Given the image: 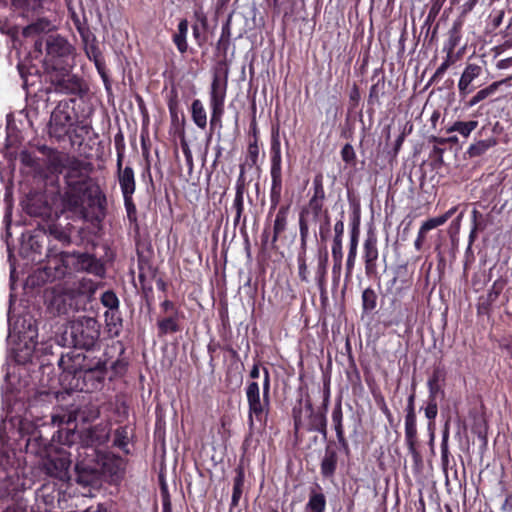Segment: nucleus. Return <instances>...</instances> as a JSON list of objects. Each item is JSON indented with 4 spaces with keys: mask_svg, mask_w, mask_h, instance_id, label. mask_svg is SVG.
I'll return each mask as SVG.
<instances>
[{
    "mask_svg": "<svg viewBox=\"0 0 512 512\" xmlns=\"http://www.w3.org/2000/svg\"><path fill=\"white\" fill-rule=\"evenodd\" d=\"M263 372V399L260 398V389L257 382L249 383L246 388V397L249 406L250 426H253L254 418H256V420L259 422H262L265 419L270 405V374L266 368H264Z\"/></svg>",
    "mask_w": 512,
    "mask_h": 512,
    "instance_id": "obj_1",
    "label": "nucleus"
},
{
    "mask_svg": "<svg viewBox=\"0 0 512 512\" xmlns=\"http://www.w3.org/2000/svg\"><path fill=\"white\" fill-rule=\"evenodd\" d=\"M69 334L75 347L89 350L100 337V324L93 317L82 316L71 321Z\"/></svg>",
    "mask_w": 512,
    "mask_h": 512,
    "instance_id": "obj_2",
    "label": "nucleus"
},
{
    "mask_svg": "<svg viewBox=\"0 0 512 512\" xmlns=\"http://www.w3.org/2000/svg\"><path fill=\"white\" fill-rule=\"evenodd\" d=\"M80 163L71 168L67 174L68 189L64 195V206L71 211H78L83 208L85 195L89 187L87 174L78 170Z\"/></svg>",
    "mask_w": 512,
    "mask_h": 512,
    "instance_id": "obj_3",
    "label": "nucleus"
},
{
    "mask_svg": "<svg viewBox=\"0 0 512 512\" xmlns=\"http://www.w3.org/2000/svg\"><path fill=\"white\" fill-rule=\"evenodd\" d=\"M227 69L224 71L223 77L215 73L209 92V106L211 109V126L221 125V119L224 114V104L227 93Z\"/></svg>",
    "mask_w": 512,
    "mask_h": 512,
    "instance_id": "obj_4",
    "label": "nucleus"
},
{
    "mask_svg": "<svg viewBox=\"0 0 512 512\" xmlns=\"http://www.w3.org/2000/svg\"><path fill=\"white\" fill-rule=\"evenodd\" d=\"M73 125L70 107L67 102H60L52 111L48 123V134L57 140H63Z\"/></svg>",
    "mask_w": 512,
    "mask_h": 512,
    "instance_id": "obj_5",
    "label": "nucleus"
},
{
    "mask_svg": "<svg viewBox=\"0 0 512 512\" xmlns=\"http://www.w3.org/2000/svg\"><path fill=\"white\" fill-rule=\"evenodd\" d=\"M45 49L44 66L46 70L61 65L62 59L69 56L72 51V47L66 39L53 35L45 39Z\"/></svg>",
    "mask_w": 512,
    "mask_h": 512,
    "instance_id": "obj_6",
    "label": "nucleus"
},
{
    "mask_svg": "<svg viewBox=\"0 0 512 512\" xmlns=\"http://www.w3.org/2000/svg\"><path fill=\"white\" fill-rule=\"evenodd\" d=\"M271 157V202L276 206L280 200L281 189H282V174H281V150L280 143L278 140L273 141Z\"/></svg>",
    "mask_w": 512,
    "mask_h": 512,
    "instance_id": "obj_7",
    "label": "nucleus"
},
{
    "mask_svg": "<svg viewBox=\"0 0 512 512\" xmlns=\"http://www.w3.org/2000/svg\"><path fill=\"white\" fill-rule=\"evenodd\" d=\"M48 73L49 81L54 86L55 92L69 94L75 91L77 81L67 69L61 65H56V68L46 70Z\"/></svg>",
    "mask_w": 512,
    "mask_h": 512,
    "instance_id": "obj_8",
    "label": "nucleus"
},
{
    "mask_svg": "<svg viewBox=\"0 0 512 512\" xmlns=\"http://www.w3.org/2000/svg\"><path fill=\"white\" fill-rule=\"evenodd\" d=\"M71 461L63 454L49 458L45 464L44 469L48 475L55 477L59 480L66 481L69 479V468Z\"/></svg>",
    "mask_w": 512,
    "mask_h": 512,
    "instance_id": "obj_9",
    "label": "nucleus"
},
{
    "mask_svg": "<svg viewBox=\"0 0 512 512\" xmlns=\"http://www.w3.org/2000/svg\"><path fill=\"white\" fill-rule=\"evenodd\" d=\"M363 248L365 273L367 276H375L377 274V260L379 255L376 237L373 235L368 236L364 241Z\"/></svg>",
    "mask_w": 512,
    "mask_h": 512,
    "instance_id": "obj_10",
    "label": "nucleus"
},
{
    "mask_svg": "<svg viewBox=\"0 0 512 512\" xmlns=\"http://www.w3.org/2000/svg\"><path fill=\"white\" fill-rule=\"evenodd\" d=\"M481 73V66L473 63L467 64L458 82V89L461 96L464 97L472 92L470 84L479 77Z\"/></svg>",
    "mask_w": 512,
    "mask_h": 512,
    "instance_id": "obj_11",
    "label": "nucleus"
},
{
    "mask_svg": "<svg viewBox=\"0 0 512 512\" xmlns=\"http://www.w3.org/2000/svg\"><path fill=\"white\" fill-rule=\"evenodd\" d=\"M334 232H335V236H334L333 245H332V256L334 259L333 271H336V270L340 271L342 257H343L342 237L344 234V222L342 220H339L335 223Z\"/></svg>",
    "mask_w": 512,
    "mask_h": 512,
    "instance_id": "obj_12",
    "label": "nucleus"
},
{
    "mask_svg": "<svg viewBox=\"0 0 512 512\" xmlns=\"http://www.w3.org/2000/svg\"><path fill=\"white\" fill-rule=\"evenodd\" d=\"M118 181L123 194V198L129 201V196L135 192V176L131 167L127 166L118 172Z\"/></svg>",
    "mask_w": 512,
    "mask_h": 512,
    "instance_id": "obj_13",
    "label": "nucleus"
},
{
    "mask_svg": "<svg viewBox=\"0 0 512 512\" xmlns=\"http://www.w3.org/2000/svg\"><path fill=\"white\" fill-rule=\"evenodd\" d=\"M337 453L335 450L327 448L321 461V473L324 477H331L337 467Z\"/></svg>",
    "mask_w": 512,
    "mask_h": 512,
    "instance_id": "obj_14",
    "label": "nucleus"
},
{
    "mask_svg": "<svg viewBox=\"0 0 512 512\" xmlns=\"http://www.w3.org/2000/svg\"><path fill=\"white\" fill-rule=\"evenodd\" d=\"M191 116L194 124L200 128L205 129L207 126V113L203 103L199 99L193 100L191 104Z\"/></svg>",
    "mask_w": 512,
    "mask_h": 512,
    "instance_id": "obj_15",
    "label": "nucleus"
},
{
    "mask_svg": "<svg viewBox=\"0 0 512 512\" xmlns=\"http://www.w3.org/2000/svg\"><path fill=\"white\" fill-rule=\"evenodd\" d=\"M187 33L188 21L186 19H182L178 24L177 32L173 36V42L180 53H185L188 49Z\"/></svg>",
    "mask_w": 512,
    "mask_h": 512,
    "instance_id": "obj_16",
    "label": "nucleus"
},
{
    "mask_svg": "<svg viewBox=\"0 0 512 512\" xmlns=\"http://www.w3.org/2000/svg\"><path fill=\"white\" fill-rule=\"evenodd\" d=\"M496 139L491 137L485 140H479L469 146L467 154L469 157H478L484 154L488 149L496 145Z\"/></svg>",
    "mask_w": 512,
    "mask_h": 512,
    "instance_id": "obj_17",
    "label": "nucleus"
},
{
    "mask_svg": "<svg viewBox=\"0 0 512 512\" xmlns=\"http://www.w3.org/2000/svg\"><path fill=\"white\" fill-rule=\"evenodd\" d=\"M326 508V499L323 493L311 491L309 500L306 504V512H324Z\"/></svg>",
    "mask_w": 512,
    "mask_h": 512,
    "instance_id": "obj_18",
    "label": "nucleus"
},
{
    "mask_svg": "<svg viewBox=\"0 0 512 512\" xmlns=\"http://www.w3.org/2000/svg\"><path fill=\"white\" fill-rule=\"evenodd\" d=\"M478 121H456L447 129V132H458L464 138H468L470 134L477 128Z\"/></svg>",
    "mask_w": 512,
    "mask_h": 512,
    "instance_id": "obj_19",
    "label": "nucleus"
},
{
    "mask_svg": "<svg viewBox=\"0 0 512 512\" xmlns=\"http://www.w3.org/2000/svg\"><path fill=\"white\" fill-rule=\"evenodd\" d=\"M456 211H457V207H452L443 215L435 217V218H431V219L425 221L421 225V227L423 228V230L428 232L429 230H432V229L446 223L448 221V219L451 218L455 214Z\"/></svg>",
    "mask_w": 512,
    "mask_h": 512,
    "instance_id": "obj_20",
    "label": "nucleus"
},
{
    "mask_svg": "<svg viewBox=\"0 0 512 512\" xmlns=\"http://www.w3.org/2000/svg\"><path fill=\"white\" fill-rule=\"evenodd\" d=\"M358 247V233L353 231L350 237L349 253L346 262L347 274L351 275L356 261Z\"/></svg>",
    "mask_w": 512,
    "mask_h": 512,
    "instance_id": "obj_21",
    "label": "nucleus"
},
{
    "mask_svg": "<svg viewBox=\"0 0 512 512\" xmlns=\"http://www.w3.org/2000/svg\"><path fill=\"white\" fill-rule=\"evenodd\" d=\"M287 224V208H280L276 214V218L273 226V242H276L279 235L286 229Z\"/></svg>",
    "mask_w": 512,
    "mask_h": 512,
    "instance_id": "obj_22",
    "label": "nucleus"
},
{
    "mask_svg": "<svg viewBox=\"0 0 512 512\" xmlns=\"http://www.w3.org/2000/svg\"><path fill=\"white\" fill-rule=\"evenodd\" d=\"M342 418H343L342 410H341V407L338 406L332 412V422L334 424V428L336 431V436H337L338 441L342 444H345L346 441H345L344 430H343V426H342Z\"/></svg>",
    "mask_w": 512,
    "mask_h": 512,
    "instance_id": "obj_23",
    "label": "nucleus"
},
{
    "mask_svg": "<svg viewBox=\"0 0 512 512\" xmlns=\"http://www.w3.org/2000/svg\"><path fill=\"white\" fill-rule=\"evenodd\" d=\"M92 442L105 443L109 439V429L106 424H99L89 430Z\"/></svg>",
    "mask_w": 512,
    "mask_h": 512,
    "instance_id": "obj_24",
    "label": "nucleus"
},
{
    "mask_svg": "<svg viewBox=\"0 0 512 512\" xmlns=\"http://www.w3.org/2000/svg\"><path fill=\"white\" fill-rule=\"evenodd\" d=\"M327 262H328L327 253L319 255L318 265H317V269L315 272V280L320 286H322L325 282V276H326V272H327Z\"/></svg>",
    "mask_w": 512,
    "mask_h": 512,
    "instance_id": "obj_25",
    "label": "nucleus"
},
{
    "mask_svg": "<svg viewBox=\"0 0 512 512\" xmlns=\"http://www.w3.org/2000/svg\"><path fill=\"white\" fill-rule=\"evenodd\" d=\"M498 85V82H494L490 86L478 91L469 101V106L472 107L479 103L480 101L486 99L488 96L492 95L496 91Z\"/></svg>",
    "mask_w": 512,
    "mask_h": 512,
    "instance_id": "obj_26",
    "label": "nucleus"
},
{
    "mask_svg": "<svg viewBox=\"0 0 512 512\" xmlns=\"http://www.w3.org/2000/svg\"><path fill=\"white\" fill-rule=\"evenodd\" d=\"M101 303L105 307L109 308L112 313L114 311H117L118 308H119V299L116 296V294L113 291H111V290L105 291L101 295Z\"/></svg>",
    "mask_w": 512,
    "mask_h": 512,
    "instance_id": "obj_27",
    "label": "nucleus"
},
{
    "mask_svg": "<svg viewBox=\"0 0 512 512\" xmlns=\"http://www.w3.org/2000/svg\"><path fill=\"white\" fill-rule=\"evenodd\" d=\"M244 483V474L240 469L237 476L234 479L233 494H232V505L236 506L242 494V487Z\"/></svg>",
    "mask_w": 512,
    "mask_h": 512,
    "instance_id": "obj_28",
    "label": "nucleus"
},
{
    "mask_svg": "<svg viewBox=\"0 0 512 512\" xmlns=\"http://www.w3.org/2000/svg\"><path fill=\"white\" fill-rule=\"evenodd\" d=\"M363 308L365 310H373L377 304V295L371 288H367L362 293Z\"/></svg>",
    "mask_w": 512,
    "mask_h": 512,
    "instance_id": "obj_29",
    "label": "nucleus"
},
{
    "mask_svg": "<svg viewBox=\"0 0 512 512\" xmlns=\"http://www.w3.org/2000/svg\"><path fill=\"white\" fill-rule=\"evenodd\" d=\"M417 433L415 413H407L405 418V434L406 437L412 440Z\"/></svg>",
    "mask_w": 512,
    "mask_h": 512,
    "instance_id": "obj_30",
    "label": "nucleus"
},
{
    "mask_svg": "<svg viewBox=\"0 0 512 512\" xmlns=\"http://www.w3.org/2000/svg\"><path fill=\"white\" fill-rule=\"evenodd\" d=\"M298 262V275L301 281L308 283L309 277H308V267L306 264L305 254L304 252L300 253L297 257Z\"/></svg>",
    "mask_w": 512,
    "mask_h": 512,
    "instance_id": "obj_31",
    "label": "nucleus"
},
{
    "mask_svg": "<svg viewBox=\"0 0 512 512\" xmlns=\"http://www.w3.org/2000/svg\"><path fill=\"white\" fill-rule=\"evenodd\" d=\"M80 262L82 267L89 272H96L98 269V263L91 255L83 254L80 256Z\"/></svg>",
    "mask_w": 512,
    "mask_h": 512,
    "instance_id": "obj_32",
    "label": "nucleus"
},
{
    "mask_svg": "<svg viewBox=\"0 0 512 512\" xmlns=\"http://www.w3.org/2000/svg\"><path fill=\"white\" fill-rule=\"evenodd\" d=\"M159 328L163 333H171L178 330V325L174 318L168 317L159 322Z\"/></svg>",
    "mask_w": 512,
    "mask_h": 512,
    "instance_id": "obj_33",
    "label": "nucleus"
},
{
    "mask_svg": "<svg viewBox=\"0 0 512 512\" xmlns=\"http://www.w3.org/2000/svg\"><path fill=\"white\" fill-rule=\"evenodd\" d=\"M243 192L240 190V189H237V192H236V195H235V198H234V202H233V209L235 210V213H236V221H238L242 215V212H243Z\"/></svg>",
    "mask_w": 512,
    "mask_h": 512,
    "instance_id": "obj_34",
    "label": "nucleus"
},
{
    "mask_svg": "<svg viewBox=\"0 0 512 512\" xmlns=\"http://www.w3.org/2000/svg\"><path fill=\"white\" fill-rule=\"evenodd\" d=\"M342 160L346 163L354 162L356 154L351 144H345L341 150Z\"/></svg>",
    "mask_w": 512,
    "mask_h": 512,
    "instance_id": "obj_35",
    "label": "nucleus"
},
{
    "mask_svg": "<svg viewBox=\"0 0 512 512\" xmlns=\"http://www.w3.org/2000/svg\"><path fill=\"white\" fill-rule=\"evenodd\" d=\"M455 62V59L452 56V53L448 52L446 59L441 63V65L437 68L434 77L442 76L446 70Z\"/></svg>",
    "mask_w": 512,
    "mask_h": 512,
    "instance_id": "obj_36",
    "label": "nucleus"
},
{
    "mask_svg": "<svg viewBox=\"0 0 512 512\" xmlns=\"http://www.w3.org/2000/svg\"><path fill=\"white\" fill-rule=\"evenodd\" d=\"M437 413H438V407H437L436 401L429 400V402L425 408V416L429 420H434L437 416Z\"/></svg>",
    "mask_w": 512,
    "mask_h": 512,
    "instance_id": "obj_37",
    "label": "nucleus"
},
{
    "mask_svg": "<svg viewBox=\"0 0 512 512\" xmlns=\"http://www.w3.org/2000/svg\"><path fill=\"white\" fill-rule=\"evenodd\" d=\"M312 198L321 200V201H323V199L325 198L324 189H323L322 182L320 179L316 178L314 180V195Z\"/></svg>",
    "mask_w": 512,
    "mask_h": 512,
    "instance_id": "obj_38",
    "label": "nucleus"
},
{
    "mask_svg": "<svg viewBox=\"0 0 512 512\" xmlns=\"http://www.w3.org/2000/svg\"><path fill=\"white\" fill-rule=\"evenodd\" d=\"M444 377H445L444 371L440 368H437L433 371V374L429 378L428 383L440 384V382L444 380Z\"/></svg>",
    "mask_w": 512,
    "mask_h": 512,
    "instance_id": "obj_39",
    "label": "nucleus"
},
{
    "mask_svg": "<svg viewBox=\"0 0 512 512\" xmlns=\"http://www.w3.org/2000/svg\"><path fill=\"white\" fill-rule=\"evenodd\" d=\"M299 229H300V237L302 242H306L308 237V224L303 216H300L299 219Z\"/></svg>",
    "mask_w": 512,
    "mask_h": 512,
    "instance_id": "obj_40",
    "label": "nucleus"
},
{
    "mask_svg": "<svg viewBox=\"0 0 512 512\" xmlns=\"http://www.w3.org/2000/svg\"><path fill=\"white\" fill-rule=\"evenodd\" d=\"M479 216H481V214L476 209H474L472 211L473 227H472V230H471V233H470V240L471 241H473V239L475 238V233H476V231L479 228V223H478V217Z\"/></svg>",
    "mask_w": 512,
    "mask_h": 512,
    "instance_id": "obj_41",
    "label": "nucleus"
},
{
    "mask_svg": "<svg viewBox=\"0 0 512 512\" xmlns=\"http://www.w3.org/2000/svg\"><path fill=\"white\" fill-rule=\"evenodd\" d=\"M448 432L443 434L442 442H441V456L443 461H447L448 458Z\"/></svg>",
    "mask_w": 512,
    "mask_h": 512,
    "instance_id": "obj_42",
    "label": "nucleus"
},
{
    "mask_svg": "<svg viewBox=\"0 0 512 512\" xmlns=\"http://www.w3.org/2000/svg\"><path fill=\"white\" fill-rule=\"evenodd\" d=\"M427 232L425 230H423L422 227H420L419 231H418V235H417V238L414 242V246H415V249L417 251H420L422 249V246H423V243L425 241V234Z\"/></svg>",
    "mask_w": 512,
    "mask_h": 512,
    "instance_id": "obj_43",
    "label": "nucleus"
},
{
    "mask_svg": "<svg viewBox=\"0 0 512 512\" xmlns=\"http://www.w3.org/2000/svg\"><path fill=\"white\" fill-rule=\"evenodd\" d=\"M459 42V37L455 31L450 33L449 41H448V52L453 53V50L457 46Z\"/></svg>",
    "mask_w": 512,
    "mask_h": 512,
    "instance_id": "obj_44",
    "label": "nucleus"
},
{
    "mask_svg": "<svg viewBox=\"0 0 512 512\" xmlns=\"http://www.w3.org/2000/svg\"><path fill=\"white\" fill-rule=\"evenodd\" d=\"M428 388H429V400L436 401V396L441 390L440 384L428 383Z\"/></svg>",
    "mask_w": 512,
    "mask_h": 512,
    "instance_id": "obj_45",
    "label": "nucleus"
},
{
    "mask_svg": "<svg viewBox=\"0 0 512 512\" xmlns=\"http://www.w3.org/2000/svg\"><path fill=\"white\" fill-rule=\"evenodd\" d=\"M309 206L313 210L315 215H318L322 210L323 201L311 198L309 201Z\"/></svg>",
    "mask_w": 512,
    "mask_h": 512,
    "instance_id": "obj_46",
    "label": "nucleus"
},
{
    "mask_svg": "<svg viewBox=\"0 0 512 512\" xmlns=\"http://www.w3.org/2000/svg\"><path fill=\"white\" fill-rule=\"evenodd\" d=\"M44 29V25L42 22H39V23H35L33 25H30L28 26L25 30H24V34L28 35L30 34L31 32H37L39 30H43Z\"/></svg>",
    "mask_w": 512,
    "mask_h": 512,
    "instance_id": "obj_47",
    "label": "nucleus"
},
{
    "mask_svg": "<svg viewBox=\"0 0 512 512\" xmlns=\"http://www.w3.org/2000/svg\"><path fill=\"white\" fill-rule=\"evenodd\" d=\"M177 105H178V103H177L176 97L171 98L168 102V108H169L170 114L173 117H177Z\"/></svg>",
    "mask_w": 512,
    "mask_h": 512,
    "instance_id": "obj_48",
    "label": "nucleus"
},
{
    "mask_svg": "<svg viewBox=\"0 0 512 512\" xmlns=\"http://www.w3.org/2000/svg\"><path fill=\"white\" fill-rule=\"evenodd\" d=\"M125 207L128 211V213L135 211V206L133 204L132 195L129 196V201L124 198Z\"/></svg>",
    "mask_w": 512,
    "mask_h": 512,
    "instance_id": "obj_49",
    "label": "nucleus"
},
{
    "mask_svg": "<svg viewBox=\"0 0 512 512\" xmlns=\"http://www.w3.org/2000/svg\"><path fill=\"white\" fill-rule=\"evenodd\" d=\"M259 375H260L259 365L254 364L253 368L250 371V377L253 379H256L259 377Z\"/></svg>",
    "mask_w": 512,
    "mask_h": 512,
    "instance_id": "obj_50",
    "label": "nucleus"
},
{
    "mask_svg": "<svg viewBox=\"0 0 512 512\" xmlns=\"http://www.w3.org/2000/svg\"><path fill=\"white\" fill-rule=\"evenodd\" d=\"M408 413H414V395H410L408 399Z\"/></svg>",
    "mask_w": 512,
    "mask_h": 512,
    "instance_id": "obj_51",
    "label": "nucleus"
},
{
    "mask_svg": "<svg viewBox=\"0 0 512 512\" xmlns=\"http://www.w3.org/2000/svg\"><path fill=\"white\" fill-rule=\"evenodd\" d=\"M162 307L165 311H168L170 309H173L174 305L171 301L169 300H165L163 303H162Z\"/></svg>",
    "mask_w": 512,
    "mask_h": 512,
    "instance_id": "obj_52",
    "label": "nucleus"
},
{
    "mask_svg": "<svg viewBox=\"0 0 512 512\" xmlns=\"http://www.w3.org/2000/svg\"><path fill=\"white\" fill-rule=\"evenodd\" d=\"M249 152H250L251 155L256 157L257 154H258V147H257V145H250Z\"/></svg>",
    "mask_w": 512,
    "mask_h": 512,
    "instance_id": "obj_53",
    "label": "nucleus"
},
{
    "mask_svg": "<svg viewBox=\"0 0 512 512\" xmlns=\"http://www.w3.org/2000/svg\"><path fill=\"white\" fill-rule=\"evenodd\" d=\"M122 154L121 153H118V157H117V168H118V172L120 170H123L122 169Z\"/></svg>",
    "mask_w": 512,
    "mask_h": 512,
    "instance_id": "obj_54",
    "label": "nucleus"
},
{
    "mask_svg": "<svg viewBox=\"0 0 512 512\" xmlns=\"http://www.w3.org/2000/svg\"><path fill=\"white\" fill-rule=\"evenodd\" d=\"M458 141V138L456 136H451L448 138V142L456 143Z\"/></svg>",
    "mask_w": 512,
    "mask_h": 512,
    "instance_id": "obj_55",
    "label": "nucleus"
},
{
    "mask_svg": "<svg viewBox=\"0 0 512 512\" xmlns=\"http://www.w3.org/2000/svg\"><path fill=\"white\" fill-rule=\"evenodd\" d=\"M91 414H92V415H91V417H92V418H97V417H98V415H99V412H98L97 410H92V411H91Z\"/></svg>",
    "mask_w": 512,
    "mask_h": 512,
    "instance_id": "obj_56",
    "label": "nucleus"
},
{
    "mask_svg": "<svg viewBox=\"0 0 512 512\" xmlns=\"http://www.w3.org/2000/svg\"><path fill=\"white\" fill-rule=\"evenodd\" d=\"M193 33H194L195 37H198L199 32H198V28L196 26L193 27Z\"/></svg>",
    "mask_w": 512,
    "mask_h": 512,
    "instance_id": "obj_57",
    "label": "nucleus"
},
{
    "mask_svg": "<svg viewBox=\"0 0 512 512\" xmlns=\"http://www.w3.org/2000/svg\"><path fill=\"white\" fill-rule=\"evenodd\" d=\"M501 18H502V13L498 16V18H497V19H496V21H495V24H496V25H499V24H500V22H501Z\"/></svg>",
    "mask_w": 512,
    "mask_h": 512,
    "instance_id": "obj_58",
    "label": "nucleus"
},
{
    "mask_svg": "<svg viewBox=\"0 0 512 512\" xmlns=\"http://www.w3.org/2000/svg\"><path fill=\"white\" fill-rule=\"evenodd\" d=\"M301 247L303 249V252L305 253L306 242L301 241Z\"/></svg>",
    "mask_w": 512,
    "mask_h": 512,
    "instance_id": "obj_59",
    "label": "nucleus"
},
{
    "mask_svg": "<svg viewBox=\"0 0 512 512\" xmlns=\"http://www.w3.org/2000/svg\"><path fill=\"white\" fill-rule=\"evenodd\" d=\"M41 46H42V42H36V47H37V48H38V47L40 48Z\"/></svg>",
    "mask_w": 512,
    "mask_h": 512,
    "instance_id": "obj_60",
    "label": "nucleus"
},
{
    "mask_svg": "<svg viewBox=\"0 0 512 512\" xmlns=\"http://www.w3.org/2000/svg\"><path fill=\"white\" fill-rule=\"evenodd\" d=\"M104 316H105V318L107 319V318H108V316H109V312H108V311H107V312H105Z\"/></svg>",
    "mask_w": 512,
    "mask_h": 512,
    "instance_id": "obj_61",
    "label": "nucleus"
}]
</instances>
